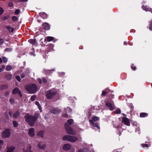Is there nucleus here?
Instances as JSON below:
<instances>
[{
  "mask_svg": "<svg viewBox=\"0 0 152 152\" xmlns=\"http://www.w3.org/2000/svg\"><path fill=\"white\" fill-rule=\"evenodd\" d=\"M51 112L53 113H57L60 111V109H58L57 108H53L50 110Z\"/></svg>",
  "mask_w": 152,
  "mask_h": 152,
  "instance_id": "6ab92c4d",
  "label": "nucleus"
},
{
  "mask_svg": "<svg viewBox=\"0 0 152 152\" xmlns=\"http://www.w3.org/2000/svg\"><path fill=\"white\" fill-rule=\"evenodd\" d=\"M46 38H53V37H47Z\"/></svg>",
  "mask_w": 152,
  "mask_h": 152,
  "instance_id": "338daca9",
  "label": "nucleus"
},
{
  "mask_svg": "<svg viewBox=\"0 0 152 152\" xmlns=\"http://www.w3.org/2000/svg\"><path fill=\"white\" fill-rule=\"evenodd\" d=\"M66 111L68 112L69 113H70L71 112V110H70V109H69V108L68 107H67L66 108Z\"/></svg>",
  "mask_w": 152,
  "mask_h": 152,
  "instance_id": "79ce46f5",
  "label": "nucleus"
},
{
  "mask_svg": "<svg viewBox=\"0 0 152 152\" xmlns=\"http://www.w3.org/2000/svg\"><path fill=\"white\" fill-rule=\"evenodd\" d=\"M15 147L10 146L7 148V150L6 152H13L15 149Z\"/></svg>",
  "mask_w": 152,
  "mask_h": 152,
  "instance_id": "dca6fc26",
  "label": "nucleus"
},
{
  "mask_svg": "<svg viewBox=\"0 0 152 152\" xmlns=\"http://www.w3.org/2000/svg\"><path fill=\"white\" fill-rule=\"evenodd\" d=\"M122 122L124 123L125 125L128 126H129L130 125V123L129 120L127 118L124 117L122 118Z\"/></svg>",
  "mask_w": 152,
  "mask_h": 152,
  "instance_id": "9d476101",
  "label": "nucleus"
},
{
  "mask_svg": "<svg viewBox=\"0 0 152 152\" xmlns=\"http://www.w3.org/2000/svg\"><path fill=\"white\" fill-rule=\"evenodd\" d=\"M3 12V10L2 8L0 7V15H1Z\"/></svg>",
  "mask_w": 152,
  "mask_h": 152,
  "instance_id": "a19ab883",
  "label": "nucleus"
},
{
  "mask_svg": "<svg viewBox=\"0 0 152 152\" xmlns=\"http://www.w3.org/2000/svg\"><path fill=\"white\" fill-rule=\"evenodd\" d=\"M16 79L18 80V81H20V77L19 76H17L15 77Z\"/></svg>",
  "mask_w": 152,
  "mask_h": 152,
  "instance_id": "ea45409f",
  "label": "nucleus"
},
{
  "mask_svg": "<svg viewBox=\"0 0 152 152\" xmlns=\"http://www.w3.org/2000/svg\"><path fill=\"white\" fill-rule=\"evenodd\" d=\"M63 116L64 117H66L67 116V115L66 114H64L63 115Z\"/></svg>",
  "mask_w": 152,
  "mask_h": 152,
  "instance_id": "bf43d9fd",
  "label": "nucleus"
},
{
  "mask_svg": "<svg viewBox=\"0 0 152 152\" xmlns=\"http://www.w3.org/2000/svg\"><path fill=\"white\" fill-rule=\"evenodd\" d=\"M17 19H18V18L17 17H16V16H13L12 18V20L13 21H16V20H17Z\"/></svg>",
  "mask_w": 152,
  "mask_h": 152,
  "instance_id": "e433bc0d",
  "label": "nucleus"
},
{
  "mask_svg": "<svg viewBox=\"0 0 152 152\" xmlns=\"http://www.w3.org/2000/svg\"><path fill=\"white\" fill-rule=\"evenodd\" d=\"M25 89L29 94H33L35 93L37 89L36 85L34 84H30L26 86Z\"/></svg>",
  "mask_w": 152,
  "mask_h": 152,
  "instance_id": "f03ea898",
  "label": "nucleus"
},
{
  "mask_svg": "<svg viewBox=\"0 0 152 152\" xmlns=\"http://www.w3.org/2000/svg\"><path fill=\"white\" fill-rule=\"evenodd\" d=\"M38 82L40 83H42V81L40 79H38Z\"/></svg>",
  "mask_w": 152,
  "mask_h": 152,
  "instance_id": "864d4df0",
  "label": "nucleus"
},
{
  "mask_svg": "<svg viewBox=\"0 0 152 152\" xmlns=\"http://www.w3.org/2000/svg\"><path fill=\"white\" fill-rule=\"evenodd\" d=\"M31 146L30 145H28L26 147L23 148V152H33L31 150Z\"/></svg>",
  "mask_w": 152,
  "mask_h": 152,
  "instance_id": "0eeeda50",
  "label": "nucleus"
},
{
  "mask_svg": "<svg viewBox=\"0 0 152 152\" xmlns=\"http://www.w3.org/2000/svg\"><path fill=\"white\" fill-rule=\"evenodd\" d=\"M36 98L35 96L34 95L32 96L31 98V101H33L35 100Z\"/></svg>",
  "mask_w": 152,
  "mask_h": 152,
  "instance_id": "f704fd0d",
  "label": "nucleus"
},
{
  "mask_svg": "<svg viewBox=\"0 0 152 152\" xmlns=\"http://www.w3.org/2000/svg\"><path fill=\"white\" fill-rule=\"evenodd\" d=\"M2 62V59L0 58V63H1Z\"/></svg>",
  "mask_w": 152,
  "mask_h": 152,
  "instance_id": "0e129e2a",
  "label": "nucleus"
},
{
  "mask_svg": "<svg viewBox=\"0 0 152 152\" xmlns=\"http://www.w3.org/2000/svg\"><path fill=\"white\" fill-rule=\"evenodd\" d=\"M93 120H90L89 121V122L91 124H94Z\"/></svg>",
  "mask_w": 152,
  "mask_h": 152,
  "instance_id": "de8ad7c7",
  "label": "nucleus"
},
{
  "mask_svg": "<svg viewBox=\"0 0 152 152\" xmlns=\"http://www.w3.org/2000/svg\"><path fill=\"white\" fill-rule=\"evenodd\" d=\"M4 143V141L3 140H0V147H1V146Z\"/></svg>",
  "mask_w": 152,
  "mask_h": 152,
  "instance_id": "37998d69",
  "label": "nucleus"
},
{
  "mask_svg": "<svg viewBox=\"0 0 152 152\" xmlns=\"http://www.w3.org/2000/svg\"><path fill=\"white\" fill-rule=\"evenodd\" d=\"M21 77L22 78H23L25 77V76L23 75H21Z\"/></svg>",
  "mask_w": 152,
  "mask_h": 152,
  "instance_id": "680f3d73",
  "label": "nucleus"
},
{
  "mask_svg": "<svg viewBox=\"0 0 152 152\" xmlns=\"http://www.w3.org/2000/svg\"><path fill=\"white\" fill-rule=\"evenodd\" d=\"M92 120L95 121L98 120L99 119V118L97 116H94L92 118Z\"/></svg>",
  "mask_w": 152,
  "mask_h": 152,
  "instance_id": "c756f323",
  "label": "nucleus"
},
{
  "mask_svg": "<svg viewBox=\"0 0 152 152\" xmlns=\"http://www.w3.org/2000/svg\"><path fill=\"white\" fill-rule=\"evenodd\" d=\"M8 5L9 7H11L13 6V4L12 3L10 2L9 3Z\"/></svg>",
  "mask_w": 152,
  "mask_h": 152,
  "instance_id": "49530a36",
  "label": "nucleus"
},
{
  "mask_svg": "<svg viewBox=\"0 0 152 152\" xmlns=\"http://www.w3.org/2000/svg\"><path fill=\"white\" fill-rule=\"evenodd\" d=\"M140 115L141 117H144L147 116L148 114L145 113H142L140 114Z\"/></svg>",
  "mask_w": 152,
  "mask_h": 152,
  "instance_id": "a878e982",
  "label": "nucleus"
},
{
  "mask_svg": "<svg viewBox=\"0 0 152 152\" xmlns=\"http://www.w3.org/2000/svg\"><path fill=\"white\" fill-rule=\"evenodd\" d=\"M3 42V40L2 39H0V45L1 44V43H2Z\"/></svg>",
  "mask_w": 152,
  "mask_h": 152,
  "instance_id": "6e6d98bb",
  "label": "nucleus"
},
{
  "mask_svg": "<svg viewBox=\"0 0 152 152\" xmlns=\"http://www.w3.org/2000/svg\"><path fill=\"white\" fill-rule=\"evenodd\" d=\"M3 60L4 62H6L7 61V58L5 57H3Z\"/></svg>",
  "mask_w": 152,
  "mask_h": 152,
  "instance_id": "4c0bfd02",
  "label": "nucleus"
},
{
  "mask_svg": "<svg viewBox=\"0 0 152 152\" xmlns=\"http://www.w3.org/2000/svg\"><path fill=\"white\" fill-rule=\"evenodd\" d=\"M21 1L23 2H27L28 1V0H21Z\"/></svg>",
  "mask_w": 152,
  "mask_h": 152,
  "instance_id": "052dcab7",
  "label": "nucleus"
},
{
  "mask_svg": "<svg viewBox=\"0 0 152 152\" xmlns=\"http://www.w3.org/2000/svg\"><path fill=\"white\" fill-rule=\"evenodd\" d=\"M10 102L11 104H13L14 102V99L12 98L10 99Z\"/></svg>",
  "mask_w": 152,
  "mask_h": 152,
  "instance_id": "58836bf2",
  "label": "nucleus"
},
{
  "mask_svg": "<svg viewBox=\"0 0 152 152\" xmlns=\"http://www.w3.org/2000/svg\"><path fill=\"white\" fill-rule=\"evenodd\" d=\"M42 81L44 82V83H46V79H45V78H42Z\"/></svg>",
  "mask_w": 152,
  "mask_h": 152,
  "instance_id": "603ef678",
  "label": "nucleus"
},
{
  "mask_svg": "<svg viewBox=\"0 0 152 152\" xmlns=\"http://www.w3.org/2000/svg\"><path fill=\"white\" fill-rule=\"evenodd\" d=\"M8 88V86L7 85H3L0 86V89L3 90L6 89Z\"/></svg>",
  "mask_w": 152,
  "mask_h": 152,
  "instance_id": "4be33fe9",
  "label": "nucleus"
},
{
  "mask_svg": "<svg viewBox=\"0 0 152 152\" xmlns=\"http://www.w3.org/2000/svg\"><path fill=\"white\" fill-rule=\"evenodd\" d=\"M92 125L96 127L97 129H99L100 128L99 126L97 124L94 123Z\"/></svg>",
  "mask_w": 152,
  "mask_h": 152,
  "instance_id": "72a5a7b5",
  "label": "nucleus"
},
{
  "mask_svg": "<svg viewBox=\"0 0 152 152\" xmlns=\"http://www.w3.org/2000/svg\"><path fill=\"white\" fill-rule=\"evenodd\" d=\"M9 92L8 91L6 92L5 94V96H7L9 94Z\"/></svg>",
  "mask_w": 152,
  "mask_h": 152,
  "instance_id": "8fccbe9b",
  "label": "nucleus"
},
{
  "mask_svg": "<svg viewBox=\"0 0 152 152\" xmlns=\"http://www.w3.org/2000/svg\"><path fill=\"white\" fill-rule=\"evenodd\" d=\"M38 147L40 149H44L45 148L46 145L44 144H42V142H39L38 144Z\"/></svg>",
  "mask_w": 152,
  "mask_h": 152,
  "instance_id": "a211bd4d",
  "label": "nucleus"
},
{
  "mask_svg": "<svg viewBox=\"0 0 152 152\" xmlns=\"http://www.w3.org/2000/svg\"><path fill=\"white\" fill-rule=\"evenodd\" d=\"M7 29L10 32H13L14 29L13 28L10 26L6 27Z\"/></svg>",
  "mask_w": 152,
  "mask_h": 152,
  "instance_id": "393cba45",
  "label": "nucleus"
},
{
  "mask_svg": "<svg viewBox=\"0 0 152 152\" xmlns=\"http://www.w3.org/2000/svg\"><path fill=\"white\" fill-rule=\"evenodd\" d=\"M35 103L38 106L39 109L40 110V111L41 112L42 108L41 107L40 105L39 102L38 101H36L35 102Z\"/></svg>",
  "mask_w": 152,
  "mask_h": 152,
  "instance_id": "b1692460",
  "label": "nucleus"
},
{
  "mask_svg": "<svg viewBox=\"0 0 152 152\" xmlns=\"http://www.w3.org/2000/svg\"><path fill=\"white\" fill-rule=\"evenodd\" d=\"M30 54H31V55H33L34 56H35V54L33 53L32 52H31V53H30Z\"/></svg>",
  "mask_w": 152,
  "mask_h": 152,
  "instance_id": "4d7b16f0",
  "label": "nucleus"
},
{
  "mask_svg": "<svg viewBox=\"0 0 152 152\" xmlns=\"http://www.w3.org/2000/svg\"><path fill=\"white\" fill-rule=\"evenodd\" d=\"M124 45H126L127 44V42H124Z\"/></svg>",
  "mask_w": 152,
  "mask_h": 152,
  "instance_id": "774afa93",
  "label": "nucleus"
},
{
  "mask_svg": "<svg viewBox=\"0 0 152 152\" xmlns=\"http://www.w3.org/2000/svg\"><path fill=\"white\" fill-rule=\"evenodd\" d=\"M42 27L43 28L46 30H49L50 29L49 25L46 23H45L43 24Z\"/></svg>",
  "mask_w": 152,
  "mask_h": 152,
  "instance_id": "ddd939ff",
  "label": "nucleus"
},
{
  "mask_svg": "<svg viewBox=\"0 0 152 152\" xmlns=\"http://www.w3.org/2000/svg\"><path fill=\"white\" fill-rule=\"evenodd\" d=\"M115 113L116 114H118L121 113V110L120 109H117L115 111Z\"/></svg>",
  "mask_w": 152,
  "mask_h": 152,
  "instance_id": "473e14b6",
  "label": "nucleus"
},
{
  "mask_svg": "<svg viewBox=\"0 0 152 152\" xmlns=\"http://www.w3.org/2000/svg\"><path fill=\"white\" fill-rule=\"evenodd\" d=\"M12 93L14 94H19L20 97L22 96V94H21V92L20 91L19 89L17 88H15L13 90Z\"/></svg>",
  "mask_w": 152,
  "mask_h": 152,
  "instance_id": "9b49d317",
  "label": "nucleus"
},
{
  "mask_svg": "<svg viewBox=\"0 0 152 152\" xmlns=\"http://www.w3.org/2000/svg\"><path fill=\"white\" fill-rule=\"evenodd\" d=\"M25 118L26 121L28 122L31 126L34 125V122L37 119L35 117L30 115L28 114L26 115Z\"/></svg>",
  "mask_w": 152,
  "mask_h": 152,
  "instance_id": "f257e3e1",
  "label": "nucleus"
},
{
  "mask_svg": "<svg viewBox=\"0 0 152 152\" xmlns=\"http://www.w3.org/2000/svg\"><path fill=\"white\" fill-rule=\"evenodd\" d=\"M10 134V131L9 129H7L2 133L1 136L3 138H7L9 137Z\"/></svg>",
  "mask_w": 152,
  "mask_h": 152,
  "instance_id": "423d86ee",
  "label": "nucleus"
},
{
  "mask_svg": "<svg viewBox=\"0 0 152 152\" xmlns=\"http://www.w3.org/2000/svg\"><path fill=\"white\" fill-rule=\"evenodd\" d=\"M20 12V10H19L17 9L15 10V13L16 15L18 14Z\"/></svg>",
  "mask_w": 152,
  "mask_h": 152,
  "instance_id": "c9c22d12",
  "label": "nucleus"
},
{
  "mask_svg": "<svg viewBox=\"0 0 152 152\" xmlns=\"http://www.w3.org/2000/svg\"><path fill=\"white\" fill-rule=\"evenodd\" d=\"M35 129L34 128H31L29 129L28 134L31 137H33L35 135Z\"/></svg>",
  "mask_w": 152,
  "mask_h": 152,
  "instance_id": "6e6552de",
  "label": "nucleus"
},
{
  "mask_svg": "<svg viewBox=\"0 0 152 152\" xmlns=\"http://www.w3.org/2000/svg\"><path fill=\"white\" fill-rule=\"evenodd\" d=\"M106 105L109 107L110 109L112 110L113 109V104L109 102H107L106 104Z\"/></svg>",
  "mask_w": 152,
  "mask_h": 152,
  "instance_id": "4468645a",
  "label": "nucleus"
},
{
  "mask_svg": "<svg viewBox=\"0 0 152 152\" xmlns=\"http://www.w3.org/2000/svg\"><path fill=\"white\" fill-rule=\"evenodd\" d=\"M78 152H84L83 150L82 149H81L78 151Z\"/></svg>",
  "mask_w": 152,
  "mask_h": 152,
  "instance_id": "5fc2aeb1",
  "label": "nucleus"
},
{
  "mask_svg": "<svg viewBox=\"0 0 152 152\" xmlns=\"http://www.w3.org/2000/svg\"><path fill=\"white\" fill-rule=\"evenodd\" d=\"M13 124L14 127H17L18 125V122L15 121L13 122Z\"/></svg>",
  "mask_w": 152,
  "mask_h": 152,
  "instance_id": "7c9ffc66",
  "label": "nucleus"
},
{
  "mask_svg": "<svg viewBox=\"0 0 152 152\" xmlns=\"http://www.w3.org/2000/svg\"><path fill=\"white\" fill-rule=\"evenodd\" d=\"M39 15L43 19L47 18V15L46 13L44 12L40 13Z\"/></svg>",
  "mask_w": 152,
  "mask_h": 152,
  "instance_id": "aec40b11",
  "label": "nucleus"
},
{
  "mask_svg": "<svg viewBox=\"0 0 152 152\" xmlns=\"http://www.w3.org/2000/svg\"><path fill=\"white\" fill-rule=\"evenodd\" d=\"M143 9L146 11H150L152 13V9L151 8H149L147 6H145L144 7V6H142Z\"/></svg>",
  "mask_w": 152,
  "mask_h": 152,
  "instance_id": "2eb2a0df",
  "label": "nucleus"
},
{
  "mask_svg": "<svg viewBox=\"0 0 152 152\" xmlns=\"http://www.w3.org/2000/svg\"><path fill=\"white\" fill-rule=\"evenodd\" d=\"M77 138L75 137L66 135L63 137V139L64 140H67L71 142H74L77 140Z\"/></svg>",
  "mask_w": 152,
  "mask_h": 152,
  "instance_id": "7ed1b4c3",
  "label": "nucleus"
},
{
  "mask_svg": "<svg viewBox=\"0 0 152 152\" xmlns=\"http://www.w3.org/2000/svg\"><path fill=\"white\" fill-rule=\"evenodd\" d=\"M2 68L3 69H4L5 67V66H4V65H2Z\"/></svg>",
  "mask_w": 152,
  "mask_h": 152,
  "instance_id": "e2e57ef3",
  "label": "nucleus"
},
{
  "mask_svg": "<svg viewBox=\"0 0 152 152\" xmlns=\"http://www.w3.org/2000/svg\"><path fill=\"white\" fill-rule=\"evenodd\" d=\"M9 115L10 116H11L12 115V112H10L9 113Z\"/></svg>",
  "mask_w": 152,
  "mask_h": 152,
  "instance_id": "13d9d810",
  "label": "nucleus"
},
{
  "mask_svg": "<svg viewBox=\"0 0 152 152\" xmlns=\"http://www.w3.org/2000/svg\"><path fill=\"white\" fill-rule=\"evenodd\" d=\"M44 132L43 131H40L37 133V135L39 137H42L43 136Z\"/></svg>",
  "mask_w": 152,
  "mask_h": 152,
  "instance_id": "5701e85b",
  "label": "nucleus"
},
{
  "mask_svg": "<svg viewBox=\"0 0 152 152\" xmlns=\"http://www.w3.org/2000/svg\"><path fill=\"white\" fill-rule=\"evenodd\" d=\"M5 50L6 51H10L11 50V49L10 48H7L5 49Z\"/></svg>",
  "mask_w": 152,
  "mask_h": 152,
  "instance_id": "3c124183",
  "label": "nucleus"
},
{
  "mask_svg": "<svg viewBox=\"0 0 152 152\" xmlns=\"http://www.w3.org/2000/svg\"><path fill=\"white\" fill-rule=\"evenodd\" d=\"M12 75L10 74H7L6 76V78L8 80H10L12 78Z\"/></svg>",
  "mask_w": 152,
  "mask_h": 152,
  "instance_id": "cd10ccee",
  "label": "nucleus"
},
{
  "mask_svg": "<svg viewBox=\"0 0 152 152\" xmlns=\"http://www.w3.org/2000/svg\"><path fill=\"white\" fill-rule=\"evenodd\" d=\"M149 29L150 30H151V31L152 30V21L151 23V24L150 25V26L149 27Z\"/></svg>",
  "mask_w": 152,
  "mask_h": 152,
  "instance_id": "a18cd8bd",
  "label": "nucleus"
},
{
  "mask_svg": "<svg viewBox=\"0 0 152 152\" xmlns=\"http://www.w3.org/2000/svg\"><path fill=\"white\" fill-rule=\"evenodd\" d=\"M65 127L67 133L69 134L74 135L75 134V132L73 131L71 127L67 123H65Z\"/></svg>",
  "mask_w": 152,
  "mask_h": 152,
  "instance_id": "20e7f679",
  "label": "nucleus"
},
{
  "mask_svg": "<svg viewBox=\"0 0 152 152\" xmlns=\"http://www.w3.org/2000/svg\"><path fill=\"white\" fill-rule=\"evenodd\" d=\"M53 39H41L40 41L42 42V45H45L47 43V41L50 42Z\"/></svg>",
  "mask_w": 152,
  "mask_h": 152,
  "instance_id": "1a4fd4ad",
  "label": "nucleus"
},
{
  "mask_svg": "<svg viewBox=\"0 0 152 152\" xmlns=\"http://www.w3.org/2000/svg\"><path fill=\"white\" fill-rule=\"evenodd\" d=\"M142 146L143 148H144L145 147H148V145L147 144H143L142 145Z\"/></svg>",
  "mask_w": 152,
  "mask_h": 152,
  "instance_id": "09e8293b",
  "label": "nucleus"
},
{
  "mask_svg": "<svg viewBox=\"0 0 152 152\" xmlns=\"http://www.w3.org/2000/svg\"><path fill=\"white\" fill-rule=\"evenodd\" d=\"M19 112H17L16 113H15L14 114L13 116L14 118H16L19 116Z\"/></svg>",
  "mask_w": 152,
  "mask_h": 152,
  "instance_id": "bb28decb",
  "label": "nucleus"
},
{
  "mask_svg": "<svg viewBox=\"0 0 152 152\" xmlns=\"http://www.w3.org/2000/svg\"><path fill=\"white\" fill-rule=\"evenodd\" d=\"M12 69V67L8 65L7 66L6 70L7 71H10Z\"/></svg>",
  "mask_w": 152,
  "mask_h": 152,
  "instance_id": "2f4dec72",
  "label": "nucleus"
},
{
  "mask_svg": "<svg viewBox=\"0 0 152 152\" xmlns=\"http://www.w3.org/2000/svg\"><path fill=\"white\" fill-rule=\"evenodd\" d=\"M56 94V92L53 90L48 91L46 94V97L48 99H52L53 97Z\"/></svg>",
  "mask_w": 152,
  "mask_h": 152,
  "instance_id": "39448f33",
  "label": "nucleus"
},
{
  "mask_svg": "<svg viewBox=\"0 0 152 152\" xmlns=\"http://www.w3.org/2000/svg\"><path fill=\"white\" fill-rule=\"evenodd\" d=\"M71 148L70 145L68 144H65L64 145L63 147V149L66 151H68Z\"/></svg>",
  "mask_w": 152,
  "mask_h": 152,
  "instance_id": "f8f14e48",
  "label": "nucleus"
},
{
  "mask_svg": "<svg viewBox=\"0 0 152 152\" xmlns=\"http://www.w3.org/2000/svg\"><path fill=\"white\" fill-rule=\"evenodd\" d=\"M47 71L48 72V73L50 72H51V71L50 70H47Z\"/></svg>",
  "mask_w": 152,
  "mask_h": 152,
  "instance_id": "69168bd1",
  "label": "nucleus"
},
{
  "mask_svg": "<svg viewBox=\"0 0 152 152\" xmlns=\"http://www.w3.org/2000/svg\"><path fill=\"white\" fill-rule=\"evenodd\" d=\"M131 68H132V69L133 70H135L136 69V67L135 66H134L133 64H132L131 65Z\"/></svg>",
  "mask_w": 152,
  "mask_h": 152,
  "instance_id": "c03bdc74",
  "label": "nucleus"
},
{
  "mask_svg": "<svg viewBox=\"0 0 152 152\" xmlns=\"http://www.w3.org/2000/svg\"><path fill=\"white\" fill-rule=\"evenodd\" d=\"M28 42L32 44H36V40L34 39H31L28 40Z\"/></svg>",
  "mask_w": 152,
  "mask_h": 152,
  "instance_id": "412c9836",
  "label": "nucleus"
},
{
  "mask_svg": "<svg viewBox=\"0 0 152 152\" xmlns=\"http://www.w3.org/2000/svg\"><path fill=\"white\" fill-rule=\"evenodd\" d=\"M73 120L72 119H70L67 121V122L69 125H71L73 123Z\"/></svg>",
  "mask_w": 152,
  "mask_h": 152,
  "instance_id": "c85d7f7f",
  "label": "nucleus"
},
{
  "mask_svg": "<svg viewBox=\"0 0 152 152\" xmlns=\"http://www.w3.org/2000/svg\"><path fill=\"white\" fill-rule=\"evenodd\" d=\"M110 92V90L108 89H106L105 90L102 91V96H105L107 94L109 93Z\"/></svg>",
  "mask_w": 152,
  "mask_h": 152,
  "instance_id": "f3484780",
  "label": "nucleus"
}]
</instances>
